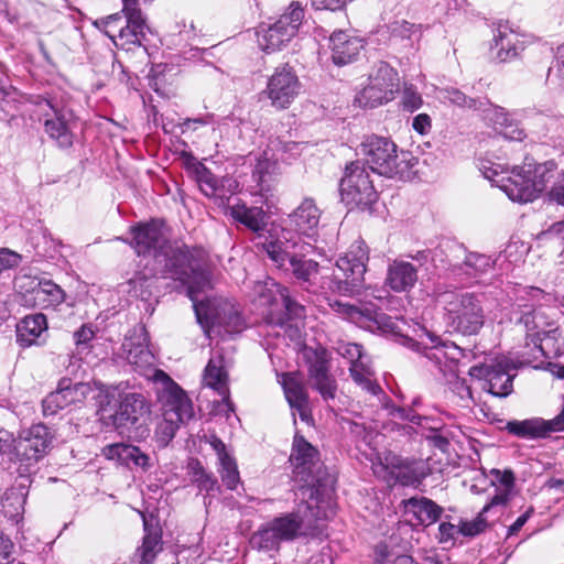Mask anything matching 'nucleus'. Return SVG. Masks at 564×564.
Masks as SVG:
<instances>
[{
	"label": "nucleus",
	"mask_w": 564,
	"mask_h": 564,
	"mask_svg": "<svg viewBox=\"0 0 564 564\" xmlns=\"http://www.w3.org/2000/svg\"><path fill=\"white\" fill-rule=\"evenodd\" d=\"M206 253L202 248L189 247L185 243H167L161 253V270L164 278L181 282L187 288V295L198 323L207 318L206 304L200 294L210 288V275L205 268Z\"/></svg>",
	"instance_id": "obj_1"
},
{
	"label": "nucleus",
	"mask_w": 564,
	"mask_h": 564,
	"mask_svg": "<svg viewBox=\"0 0 564 564\" xmlns=\"http://www.w3.org/2000/svg\"><path fill=\"white\" fill-rule=\"evenodd\" d=\"M260 242L262 250L268 254L276 268L291 273L299 285L306 291L315 292L319 274V263L307 259L306 254L313 249L308 242L294 235L292 230L269 232Z\"/></svg>",
	"instance_id": "obj_2"
},
{
	"label": "nucleus",
	"mask_w": 564,
	"mask_h": 564,
	"mask_svg": "<svg viewBox=\"0 0 564 564\" xmlns=\"http://www.w3.org/2000/svg\"><path fill=\"white\" fill-rule=\"evenodd\" d=\"M294 480L311 490V498L318 499L334 488L335 479L321 460L319 451L300 432H295L289 457Z\"/></svg>",
	"instance_id": "obj_3"
},
{
	"label": "nucleus",
	"mask_w": 564,
	"mask_h": 564,
	"mask_svg": "<svg viewBox=\"0 0 564 564\" xmlns=\"http://www.w3.org/2000/svg\"><path fill=\"white\" fill-rule=\"evenodd\" d=\"M360 153L369 169L386 177L411 178L417 159L409 151H399L398 145L388 137L371 134L360 143Z\"/></svg>",
	"instance_id": "obj_4"
},
{
	"label": "nucleus",
	"mask_w": 564,
	"mask_h": 564,
	"mask_svg": "<svg viewBox=\"0 0 564 564\" xmlns=\"http://www.w3.org/2000/svg\"><path fill=\"white\" fill-rule=\"evenodd\" d=\"M544 296L545 293L540 288H523L518 291L511 310V321L516 325H522L527 332V346L533 345L543 354L542 341L549 337L554 338L558 330L540 304Z\"/></svg>",
	"instance_id": "obj_5"
},
{
	"label": "nucleus",
	"mask_w": 564,
	"mask_h": 564,
	"mask_svg": "<svg viewBox=\"0 0 564 564\" xmlns=\"http://www.w3.org/2000/svg\"><path fill=\"white\" fill-rule=\"evenodd\" d=\"M445 304L447 326L455 333L473 336L479 333L485 323V314L478 295L469 292H445L442 294Z\"/></svg>",
	"instance_id": "obj_6"
},
{
	"label": "nucleus",
	"mask_w": 564,
	"mask_h": 564,
	"mask_svg": "<svg viewBox=\"0 0 564 564\" xmlns=\"http://www.w3.org/2000/svg\"><path fill=\"white\" fill-rule=\"evenodd\" d=\"M557 173L554 161L538 164L533 169L530 164L527 167H516L512 176L501 188L513 202H532L546 188L547 184H553Z\"/></svg>",
	"instance_id": "obj_7"
},
{
	"label": "nucleus",
	"mask_w": 564,
	"mask_h": 564,
	"mask_svg": "<svg viewBox=\"0 0 564 564\" xmlns=\"http://www.w3.org/2000/svg\"><path fill=\"white\" fill-rule=\"evenodd\" d=\"M368 260L369 254L365 241H355L349 250L336 261L332 291L340 295H352L358 292L364 283Z\"/></svg>",
	"instance_id": "obj_8"
},
{
	"label": "nucleus",
	"mask_w": 564,
	"mask_h": 564,
	"mask_svg": "<svg viewBox=\"0 0 564 564\" xmlns=\"http://www.w3.org/2000/svg\"><path fill=\"white\" fill-rule=\"evenodd\" d=\"M258 292L260 304L268 306L263 315L267 326L283 328L291 319L304 317V306L290 296L286 286L270 280Z\"/></svg>",
	"instance_id": "obj_9"
},
{
	"label": "nucleus",
	"mask_w": 564,
	"mask_h": 564,
	"mask_svg": "<svg viewBox=\"0 0 564 564\" xmlns=\"http://www.w3.org/2000/svg\"><path fill=\"white\" fill-rule=\"evenodd\" d=\"M339 193L341 202L350 209L370 210L378 199L370 173L360 161L346 165L339 183Z\"/></svg>",
	"instance_id": "obj_10"
},
{
	"label": "nucleus",
	"mask_w": 564,
	"mask_h": 564,
	"mask_svg": "<svg viewBox=\"0 0 564 564\" xmlns=\"http://www.w3.org/2000/svg\"><path fill=\"white\" fill-rule=\"evenodd\" d=\"M329 307L340 317L361 328L370 332L381 330L384 333H395L397 324L392 317L379 311L372 304L355 305L334 300L329 302Z\"/></svg>",
	"instance_id": "obj_11"
},
{
	"label": "nucleus",
	"mask_w": 564,
	"mask_h": 564,
	"mask_svg": "<svg viewBox=\"0 0 564 564\" xmlns=\"http://www.w3.org/2000/svg\"><path fill=\"white\" fill-rule=\"evenodd\" d=\"M397 72L386 62L376 64L369 75V84L357 95L356 102L360 107L375 108L393 98L398 86Z\"/></svg>",
	"instance_id": "obj_12"
},
{
	"label": "nucleus",
	"mask_w": 564,
	"mask_h": 564,
	"mask_svg": "<svg viewBox=\"0 0 564 564\" xmlns=\"http://www.w3.org/2000/svg\"><path fill=\"white\" fill-rule=\"evenodd\" d=\"M426 336L430 339L431 346L424 347V356L438 368L440 372L443 373L451 390L464 402L473 400V393L470 387L466 383L465 379H460L457 375V361L455 358L448 359L441 338L426 332Z\"/></svg>",
	"instance_id": "obj_13"
},
{
	"label": "nucleus",
	"mask_w": 564,
	"mask_h": 564,
	"mask_svg": "<svg viewBox=\"0 0 564 564\" xmlns=\"http://www.w3.org/2000/svg\"><path fill=\"white\" fill-rule=\"evenodd\" d=\"M155 380L161 384L158 399L162 404V415L184 422L192 420L194 408L186 392L162 370H156Z\"/></svg>",
	"instance_id": "obj_14"
},
{
	"label": "nucleus",
	"mask_w": 564,
	"mask_h": 564,
	"mask_svg": "<svg viewBox=\"0 0 564 564\" xmlns=\"http://www.w3.org/2000/svg\"><path fill=\"white\" fill-rule=\"evenodd\" d=\"M35 105L44 117L43 126L46 134L61 148H70L74 143V134L69 128L73 117L72 110L59 106L54 99L39 96Z\"/></svg>",
	"instance_id": "obj_15"
},
{
	"label": "nucleus",
	"mask_w": 564,
	"mask_h": 564,
	"mask_svg": "<svg viewBox=\"0 0 564 564\" xmlns=\"http://www.w3.org/2000/svg\"><path fill=\"white\" fill-rule=\"evenodd\" d=\"M150 404L140 392H126L119 395V404L112 415L116 429L130 432L134 429L141 436L148 432L145 421Z\"/></svg>",
	"instance_id": "obj_16"
},
{
	"label": "nucleus",
	"mask_w": 564,
	"mask_h": 564,
	"mask_svg": "<svg viewBox=\"0 0 564 564\" xmlns=\"http://www.w3.org/2000/svg\"><path fill=\"white\" fill-rule=\"evenodd\" d=\"M281 541H294L301 536H316L319 533L313 508L307 503L296 511L275 517L270 521Z\"/></svg>",
	"instance_id": "obj_17"
},
{
	"label": "nucleus",
	"mask_w": 564,
	"mask_h": 564,
	"mask_svg": "<svg viewBox=\"0 0 564 564\" xmlns=\"http://www.w3.org/2000/svg\"><path fill=\"white\" fill-rule=\"evenodd\" d=\"M301 90L300 79L289 64L275 68L269 77L267 87L263 90L275 109H286L294 101Z\"/></svg>",
	"instance_id": "obj_18"
},
{
	"label": "nucleus",
	"mask_w": 564,
	"mask_h": 564,
	"mask_svg": "<svg viewBox=\"0 0 564 564\" xmlns=\"http://www.w3.org/2000/svg\"><path fill=\"white\" fill-rule=\"evenodd\" d=\"M93 388L89 382L73 383L69 378H62L56 390L43 399V415H55L58 411L72 404L83 403Z\"/></svg>",
	"instance_id": "obj_19"
},
{
	"label": "nucleus",
	"mask_w": 564,
	"mask_h": 564,
	"mask_svg": "<svg viewBox=\"0 0 564 564\" xmlns=\"http://www.w3.org/2000/svg\"><path fill=\"white\" fill-rule=\"evenodd\" d=\"M195 178L202 193L228 212L232 195L238 191L239 184L231 177L218 178L204 164L199 163L195 170Z\"/></svg>",
	"instance_id": "obj_20"
},
{
	"label": "nucleus",
	"mask_w": 564,
	"mask_h": 564,
	"mask_svg": "<svg viewBox=\"0 0 564 564\" xmlns=\"http://www.w3.org/2000/svg\"><path fill=\"white\" fill-rule=\"evenodd\" d=\"M131 247L138 256H153L161 263V253L166 249L170 240L164 236L155 220L140 223L131 227Z\"/></svg>",
	"instance_id": "obj_21"
},
{
	"label": "nucleus",
	"mask_w": 564,
	"mask_h": 564,
	"mask_svg": "<svg viewBox=\"0 0 564 564\" xmlns=\"http://www.w3.org/2000/svg\"><path fill=\"white\" fill-rule=\"evenodd\" d=\"M54 433L43 423L33 424L21 431L18 445V455L28 462H37L43 458L52 448Z\"/></svg>",
	"instance_id": "obj_22"
},
{
	"label": "nucleus",
	"mask_w": 564,
	"mask_h": 564,
	"mask_svg": "<svg viewBox=\"0 0 564 564\" xmlns=\"http://www.w3.org/2000/svg\"><path fill=\"white\" fill-rule=\"evenodd\" d=\"M509 434L524 440H539L549 436L553 432L564 431V404L562 411L552 420L541 417L508 421L503 427Z\"/></svg>",
	"instance_id": "obj_23"
},
{
	"label": "nucleus",
	"mask_w": 564,
	"mask_h": 564,
	"mask_svg": "<svg viewBox=\"0 0 564 564\" xmlns=\"http://www.w3.org/2000/svg\"><path fill=\"white\" fill-rule=\"evenodd\" d=\"M236 223L243 225L250 231L257 234L259 241L256 243L258 248L262 249L260 242L270 235L269 232L285 230L284 228H271L267 229L268 215L262 207L247 206L245 202L236 198L231 206H228V212Z\"/></svg>",
	"instance_id": "obj_24"
},
{
	"label": "nucleus",
	"mask_w": 564,
	"mask_h": 564,
	"mask_svg": "<svg viewBox=\"0 0 564 564\" xmlns=\"http://www.w3.org/2000/svg\"><path fill=\"white\" fill-rule=\"evenodd\" d=\"M279 382L282 386L285 399L295 417L297 412L301 421L310 424L313 422L310 397L303 379L299 372H284L280 376ZM294 424L296 420L294 419Z\"/></svg>",
	"instance_id": "obj_25"
},
{
	"label": "nucleus",
	"mask_w": 564,
	"mask_h": 564,
	"mask_svg": "<svg viewBox=\"0 0 564 564\" xmlns=\"http://www.w3.org/2000/svg\"><path fill=\"white\" fill-rule=\"evenodd\" d=\"M469 376L477 379H485L488 386L487 391L495 397L506 398L513 390L514 375L508 370V364L497 361L491 365L473 366Z\"/></svg>",
	"instance_id": "obj_26"
},
{
	"label": "nucleus",
	"mask_w": 564,
	"mask_h": 564,
	"mask_svg": "<svg viewBox=\"0 0 564 564\" xmlns=\"http://www.w3.org/2000/svg\"><path fill=\"white\" fill-rule=\"evenodd\" d=\"M386 467L391 478L402 486H416L426 477L424 463L399 455H388Z\"/></svg>",
	"instance_id": "obj_27"
},
{
	"label": "nucleus",
	"mask_w": 564,
	"mask_h": 564,
	"mask_svg": "<svg viewBox=\"0 0 564 564\" xmlns=\"http://www.w3.org/2000/svg\"><path fill=\"white\" fill-rule=\"evenodd\" d=\"M124 25L118 28V34L112 40L120 50L131 51L133 47H141L145 39L148 25L142 11H123Z\"/></svg>",
	"instance_id": "obj_28"
},
{
	"label": "nucleus",
	"mask_w": 564,
	"mask_h": 564,
	"mask_svg": "<svg viewBox=\"0 0 564 564\" xmlns=\"http://www.w3.org/2000/svg\"><path fill=\"white\" fill-rule=\"evenodd\" d=\"M149 333L144 325H137L129 332L122 344L129 364L140 368L153 364L154 356L149 349Z\"/></svg>",
	"instance_id": "obj_29"
},
{
	"label": "nucleus",
	"mask_w": 564,
	"mask_h": 564,
	"mask_svg": "<svg viewBox=\"0 0 564 564\" xmlns=\"http://www.w3.org/2000/svg\"><path fill=\"white\" fill-rule=\"evenodd\" d=\"M289 218L296 231L295 236L314 238L317 234L321 210L313 198H304L297 208L290 214Z\"/></svg>",
	"instance_id": "obj_30"
},
{
	"label": "nucleus",
	"mask_w": 564,
	"mask_h": 564,
	"mask_svg": "<svg viewBox=\"0 0 564 564\" xmlns=\"http://www.w3.org/2000/svg\"><path fill=\"white\" fill-rule=\"evenodd\" d=\"M332 61L338 66L354 62L362 48V42L345 31H334L329 36Z\"/></svg>",
	"instance_id": "obj_31"
},
{
	"label": "nucleus",
	"mask_w": 564,
	"mask_h": 564,
	"mask_svg": "<svg viewBox=\"0 0 564 564\" xmlns=\"http://www.w3.org/2000/svg\"><path fill=\"white\" fill-rule=\"evenodd\" d=\"M144 535L131 558L132 564H153L158 554L163 550L162 531L158 525L143 520Z\"/></svg>",
	"instance_id": "obj_32"
},
{
	"label": "nucleus",
	"mask_w": 564,
	"mask_h": 564,
	"mask_svg": "<svg viewBox=\"0 0 564 564\" xmlns=\"http://www.w3.org/2000/svg\"><path fill=\"white\" fill-rule=\"evenodd\" d=\"M107 458L117 460L129 468L139 467L148 470L151 467L150 457L141 449L131 444L116 443L104 449Z\"/></svg>",
	"instance_id": "obj_33"
},
{
	"label": "nucleus",
	"mask_w": 564,
	"mask_h": 564,
	"mask_svg": "<svg viewBox=\"0 0 564 564\" xmlns=\"http://www.w3.org/2000/svg\"><path fill=\"white\" fill-rule=\"evenodd\" d=\"M405 513L412 514L421 525L429 527L441 520L443 508L426 497H412L402 501Z\"/></svg>",
	"instance_id": "obj_34"
},
{
	"label": "nucleus",
	"mask_w": 564,
	"mask_h": 564,
	"mask_svg": "<svg viewBox=\"0 0 564 564\" xmlns=\"http://www.w3.org/2000/svg\"><path fill=\"white\" fill-rule=\"evenodd\" d=\"M522 48L517 34L508 25L499 24L490 48L494 58L500 63L509 62L516 58Z\"/></svg>",
	"instance_id": "obj_35"
},
{
	"label": "nucleus",
	"mask_w": 564,
	"mask_h": 564,
	"mask_svg": "<svg viewBox=\"0 0 564 564\" xmlns=\"http://www.w3.org/2000/svg\"><path fill=\"white\" fill-rule=\"evenodd\" d=\"M417 282V269L406 261L394 260L388 268L386 284L394 292H408Z\"/></svg>",
	"instance_id": "obj_36"
},
{
	"label": "nucleus",
	"mask_w": 564,
	"mask_h": 564,
	"mask_svg": "<svg viewBox=\"0 0 564 564\" xmlns=\"http://www.w3.org/2000/svg\"><path fill=\"white\" fill-rule=\"evenodd\" d=\"M26 496V487L22 484L8 488L0 495V512L8 520L18 523L24 513Z\"/></svg>",
	"instance_id": "obj_37"
},
{
	"label": "nucleus",
	"mask_w": 564,
	"mask_h": 564,
	"mask_svg": "<svg viewBox=\"0 0 564 564\" xmlns=\"http://www.w3.org/2000/svg\"><path fill=\"white\" fill-rule=\"evenodd\" d=\"M294 35L292 26L284 28L275 22L258 29L257 42L262 51L271 53L284 46Z\"/></svg>",
	"instance_id": "obj_38"
},
{
	"label": "nucleus",
	"mask_w": 564,
	"mask_h": 564,
	"mask_svg": "<svg viewBox=\"0 0 564 564\" xmlns=\"http://www.w3.org/2000/svg\"><path fill=\"white\" fill-rule=\"evenodd\" d=\"M30 289L33 295V305H39L43 308L58 305L65 299V292L52 280L32 279L30 281Z\"/></svg>",
	"instance_id": "obj_39"
},
{
	"label": "nucleus",
	"mask_w": 564,
	"mask_h": 564,
	"mask_svg": "<svg viewBox=\"0 0 564 564\" xmlns=\"http://www.w3.org/2000/svg\"><path fill=\"white\" fill-rule=\"evenodd\" d=\"M46 329L47 321L44 314L25 316L17 326V341L23 348L39 345V338Z\"/></svg>",
	"instance_id": "obj_40"
},
{
	"label": "nucleus",
	"mask_w": 564,
	"mask_h": 564,
	"mask_svg": "<svg viewBox=\"0 0 564 564\" xmlns=\"http://www.w3.org/2000/svg\"><path fill=\"white\" fill-rule=\"evenodd\" d=\"M524 113L528 119L539 118L543 122L545 131L551 133L552 138L564 141L563 116L555 106L542 105L539 108L527 109Z\"/></svg>",
	"instance_id": "obj_41"
},
{
	"label": "nucleus",
	"mask_w": 564,
	"mask_h": 564,
	"mask_svg": "<svg viewBox=\"0 0 564 564\" xmlns=\"http://www.w3.org/2000/svg\"><path fill=\"white\" fill-rule=\"evenodd\" d=\"M508 502V494H497L495 495L488 503L484 506L481 511L477 514V517L471 520H463L459 519L460 523V535L466 538H475L488 528V521L486 519V513L489 512L494 507L497 506H506Z\"/></svg>",
	"instance_id": "obj_42"
},
{
	"label": "nucleus",
	"mask_w": 564,
	"mask_h": 564,
	"mask_svg": "<svg viewBox=\"0 0 564 564\" xmlns=\"http://www.w3.org/2000/svg\"><path fill=\"white\" fill-rule=\"evenodd\" d=\"M228 375L223 366V359H210L204 371V382L207 387L216 390L228 405L230 411L234 406L229 401Z\"/></svg>",
	"instance_id": "obj_43"
},
{
	"label": "nucleus",
	"mask_w": 564,
	"mask_h": 564,
	"mask_svg": "<svg viewBox=\"0 0 564 564\" xmlns=\"http://www.w3.org/2000/svg\"><path fill=\"white\" fill-rule=\"evenodd\" d=\"M496 130L506 139L522 140L525 137L524 130L519 128L511 115L502 107H494L488 115Z\"/></svg>",
	"instance_id": "obj_44"
},
{
	"label": "nucleus",
	"mask_w": 564,
	"mask_h": 564,
	"mask_svg": "<svg viewBox=\"0 0 564 564\" xmlns=\"http://www.w3.org/2000/svg\"><path fill=\"white\" fill-rule=\"evenodd\" d=\"M279 163L276 160L267 158L264 154L257 160L252 171V178L257 182L260 191L269 192L279 175Z\"/></svg>",
	"instance_id": "obj_45"
},
{
	"label": "nucleus",
	"mask_w": 564,
	"mask_h": 564,
	"mask_svg": "<svg viewBox=\"0 0 564 564\" xmlns=\"http://www.w3.org/2000/svg\"><path fill=\"white\" fill-rule=\"evenodd\" d=\"M349 375L354 382L368 393L372 395L382 393L381 387L372 379L373 371L364 359L350 365Z\"/></svg>",
	"instance_id": "obj_46"
},
{
	"label": "nucleus",
	"mask_w": 564,
	"mask_h": 564,
	"mask_svg": "<svg viewBox=\"0 0 564 564\" xmlns=\"http://www.w3.org/2000/svg\"><path fill=\"white\" fill-rule=\"evenodd\" d=\"M189 470L192 475V481L197 486L199 491H206L207 494L220 491V486L217 478L212 471H207L199 460L196 459L191 462Z\"/></svg>",
	"instance_id": "obj_47"
},
{
	"label": "nucleus",
	"mask_w": 564,
	"mask_h": 564,
	"mask_svg": "<svg viewBox=\"0 0 564 564\" xmlns=\"http://www.w3.org/2000/svg\"><path fill=\"white\" fill-rule=\"evenodd\" d=\"M281 542L271 522L259 529L250 539L253 547L263 551L279 550Z\"/></svg>",
	"instance_id": "obj_48"
},
{
	"label": "nucleus",
	"mask_w": 564,
	"mask_h": 564,
	"mask_svg": "<svg viewBox=\"0 0 564 564\" xmlns=\"http://www.w3.org/2000/svg\"><path fill=\"white\" fill-rule=\"evenodd\" d=\"M218 473L228 490H237L240 485V475L234 456L219 462Z\"/></svg>",
	"instance_id": "obj_49"
},
{
	"label": "nucleus",
	"mask_w": 564,
	"mask_h": 564,
	"mask_svg": "<svg viewBox=\"0 0 564 564\" xmlns=\"http://www.w3.org/2000/svg\"><path fill=\"white\" fill-rule=\"evenodd\" d=\"M329 355L327 349L319 347L312 351L308 358V376L310 378L321 377L329 373Z\"/></svg>",
	"instance_id": "obj_50"
},
{
	"label": "nucleus",
	"mask_w": 564,
	"mask_h": 564,
	"mask_svg": "<svg viewBox=\"0 0 564 564\" xmlns=\"http://www.w3.org/2000/svg\"><path fill=\"white\" fill-rule=\"evenodd\" d=\"M129 292L141 300H148L152 295L154 284L153 276H148L143 272H138L128 281Z\"/></svg>",
	"instance_id": "obj_51"
},
{
	"label": "nucleus",
	"mask_w": 564,
	"mask_h": 564,
	"mask_svg": "<svg viewBox=\"0 0 564 564\" xmlns=\"http://www.w3.org/2000/svg\"><path fill=\"white\" fill-rule=\"evenodd\" d=\"M304 8L299 1H292L290 6L286 8L283 14L279 18L276 23L281 26L293 28V34L297 32L300 24L304 19Z\"/></svg>",
	"instance_id": "obj_52"
},
{
	"label": "nucleus",
	"mask_w": 564,
	"mask_h": 564,
	"mask_svg": "<svg viewBox=\"0 0 564 564\" xmlns=\"http://www.w3.org/2000/svg\"><path fill=\"white\" fill-rule=\"evenodd\" d=\"M162 416V421L156 425L155 436L162 446H166L174 438L180 426L186 422L174 420L173 417H167L166 415Z\"/></svg>",
	"instance_id": "obj_53"
},
{
	"label": "nucleus",
	"mask_w": 564,
	"mask_h": 564,
	"mask_svg": "<svg viewBox=\"0 0 564 564\" xmlns=\"http://www.w3.org/2000/svg\"><path fill=\"white\" fill-rule=\"evenodd\" d=\"M442 95L444 99L462 108L479 109L481 106L480 101L466 96L463 91L454 87L443 89Z\"/></svg>",
	"instance_id": "obj_54"
},
{
	"label": "nucleus",
	"mask_w": 564,
	"mask_h": 564,
	"mask_svg": "<svg viewBox=\"0 0 564 564\" xmlns=\"http://www.w3.org/2000/svg\"><path fill=\"white\" fill-rule=\"evenodd\" d=\"M314 381V389L318 391L324 401L333 400L337 392V382L332 373L322 375L321 377L312 378Z\"/></svg>",
	"instance_id": "obj_55"
},
{
	"label": "nucleus",
	"mask_w": 564,
	"mask_h": 564,
	"mask_svg": "<svg viewBox=\"0 0 564 564\" xmlns=\"http://www.w3.org/2000/svg\"><path fill=\"white\" fill-rule=\"evenodd\" d=\"M389 30L393 37L411 40L413 35L420 34L421 25L405 20H397L389 25Z\"/></svg>",
	"instance_id": "obj_56"
},
{
	"label": "nucleus",
	"mask_w": 564,
	"mask_h": 564,
	"mask_svg": "<svg viewBox=\"0 0 564 564\" xmlns=\"http://www.w3.org/2000/svg\"><path fill=\"white\" fill-rule=\"evenodd\" d=\"M124 20V13L118 12L115 14H110L106 18H102L96 22V25L104 30L105 34L111 39H116V33L118 34V28L122 26V22Z\"/></svg>",
	"instance_id": "obj_57"
},
{
	"label": "nucleus",
	"mask_w": 564,
	"mask_h": 564,
	"mask_svg": "<svg viewBox=\"0 0 564 564\" xmlns=\"http://www.w3.org/2000/svg\"><path fill=\"white\" fill-rule=\"evenodd\" d=\"M458 535H460V523H452L451 517L445 516L444 520L438 525L437 538L440 543H454Z\"/></svg>",
	"instance_id": "obj_58"
},
{
	"label": "nucleus",
	"mask_w": 564,
	"mask_h": 564,
	"mask_svg": "<svg viewBox=\"0 0 564 564\" xmlns=\"http://www.w3.org/2000/svg\"><path fill=\"white\" fill-rule=\"evenodd\" d=\"M464 263L466 267L474 269L475 273H485L494 265L490 257L476 252L468 253Z\"/></svg>",
	"instance_id": "obj_59"
},
{
	"label": "nucleus",
	"mask_w": 564,
	"mask_h": 564,
	"mask_svg": "<svg viewBox=\"0 0 564 564\" xmlns=\"http://www.w3.org/2000/svg\"><path fill=\"white\" fill-rule=\"evenodd\" d=\"M336 350L341 357L346 358L350 365L358 362L365 357L362 346L356 343H340Z\"/></svg>",
	"instance_id": "obj_60"
},
{
	"label": "nucleus",
	"mask_w": 564,
	"mask_h": 564,
	"mask_svg": "<svg viewBox=\"0 0 564 564\" xmlns=\"http://www.w3.org/2000/svg\"><path fill=\"white\" fill-rule=\"evenodd\" d=\"M422 97L413 87H405L402 95V104L408 111H415L422 106Z\"/></svg>",
	"instance_id": "obj_61"
},
{
	"label": "nucleus",
	"mask_w": 564,
	"mask_h": 564,
	"mask_svg": "<svg viewBox=\"0 0 564 564\" xmlns=\"http://www.w3.org/2000/svg\"><path fill=\"white\" fill-rule=\"evenodd\" d=\"M547 196L551 202L564 206V171L557 173L556 180L553 182Z\"/></svg>",
	"instance_id": "obj_62"
},
{
	"label": "nucleus",
	"mask_w": 564,
	"mask_h": 564,
	"mask_svg": "<svg viewBox=\"0 0 564 564\" xmlns=\"http://www.w3.org/2000/svg\"><path fill=\"white\" fill-rule=\"evenodd\" d=\"M21 262V256L9 249H0V274L18 267Z\"/></svg>",
	"instance_id": "obj_63"
},
{
	"label": "nucleus",
	"mask_w": 564,
	"mask_h": 564,
	"mask_svg": "<svg viewBox=\"0 0 564 564\" xmlns=\"http://www.w3.org/2000/svg\"><path fill=\"white\" fill-rule=\"evenodd\" d=\"M224 327H225V332L229 333V334L241 333L245 328V322H243L241 314H239L238 312H231L228 315Z\"/></svg>",
	"instance_id": "obj_64"
}]
</instances>
